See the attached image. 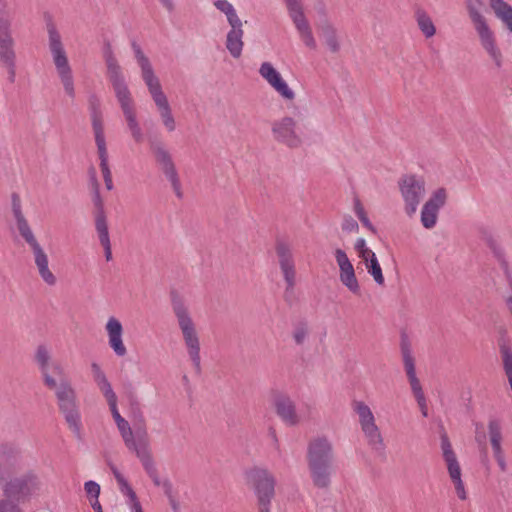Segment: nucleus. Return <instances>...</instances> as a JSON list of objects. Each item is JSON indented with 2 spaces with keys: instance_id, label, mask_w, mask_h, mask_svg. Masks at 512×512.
<instances>
[{
  "instance_id": "c9c22d12",
  "label": "nucleus",
  "mask_w": 512,
  "mask_h": 512,
  "mask_svg": "<svg viewBox=\"0 0 512 512\" xmlns=\"http://www.w3.org/2000/svg\"><path fill=\"white\" fill-rule=\"evenodd\" d=\"M364 263H365L368 273L373 277L374 281L379 285L384 284V276L382 273V268L379 264L377 257L375 256V257L369 259L368 262H364Z\"/></svg>"
},
{
  "instance_id": "7ed1b4c3",
  "label": "nucleus",
  "mask_w": 512,
  "mask_h": 512,
  "mask_svg": "<svg viewBox=\"0 0 512 512\" xmlns=\"http://www.w3.org/2000/svg\"><path fill=\"white\" fill-rule=\"evenodd\" d=\"M131 47L134 53L136 62L141 70V77L148 89V92L153 99L157 111L159 113L162 124L168 132H173L176 129V120L173 116L172 109L168 102L167 96L162 90L159 78L156 76L153 66L149 58L145 55L140 45L133 41Z\"/></svg>"
},
{
  "instance_id": "9d476101",
  "label": "nucleus",
  "mask_w": 512,
  "mask_h": 512,
  "mask_svg": "<svg viewBox=\"0 0 512 512\" xmlns=\"http://www.w3.org/2000/svg\"><path fill=\"white\" fill-rule=\"evenodd\" d=\"M246 478L257 497L259 512H270L271 501L275 495L274 475L265 468L255 467L246 472Z\"/></svg>"
},
{
  "instance_id": "7c9ffc66",
  "label": "nucleus",
  "mask_w": 512,
  "mask_h": 512,
  "mask_svg": "<svg viewBox=\"0 0 512 512\" xmlns=\"http://www.w3.org/2000/svg\"><path fill=\"white\" fill-rule=\"evenodd\" d=\"M91 370L93 373V378L98 388L102 392L105 397L108 405L114 402H117V396L114 392L108 378L106 377L104 371L101 369L100 365L97 363L91 364Z\"/></svg>"
},
{
  "instance_id": "4c0bfd02",
  "label": "nucleus",
  "mask_w": 512,
  "mask_h": 512,
  "mask_svg": "<svg viewBox=\"0 0 512 512\" xmlns=\"http://www.w3.org/2000/svg\"><path fill=\"white\" fill-rule=\"evenodd\" d=\"M488 435H489L490 443L503 441L502 425L499 420L491 419L489 421Z\"/></svg>"
},
{
  "instance_id": "5fc2aeb1",
  "label": "nucleus",
  "mask_w": 512,
  "mask_h": 512,
  "mask_svg": "<svg viewBox=\"0 0 512 512\" xmlns=\"http://www.w3.org/2000/svg\"><path fill=\"white\" fill-rule=\"evenodd\" d=\"M490 444H491L493 456L496 454H501V453L505 452L503 449V446H502V442H493Z\"/></svg>"
},
{
  "instance_id": "c03bdc74",
  "label": "nucleus",
  "mask_w": 512,
  "mask_h": 512,
  "mask_svg": "<svg viewBox=\"0 0 512 512\" xmlns=\"http://www.w3.org/2000/svg\"><path fill=\"white\" fill-rule=\"evenodd\" d=\"M308 336V329L305 325H299L294 329L293 339L296 344L301 345L304 343Z\"/></svg>"
},
{
  "instance_id": "412c9836",
  "label": "nucleus",
  "mask_w": 512,
  "mask_h": 512,
  "mask_svg": "<svg viewBox=\"0 0 512 512\" xmlns=\"http://www.w3.org/2000/svg\"><path fill=\"white\" fill-rule=\"evenodd\" d=\"M276 254L287 289H293L296 281V270L292 248L287 242L278 241Z\"/></svg>"
},
{
  "instance_id": "864d4df0",
  "label": "nucleus",
  "mask_w": 512,
  "mask_h": 512,
  "mask_svg": "<svg viewBox=\"0 0 512 512\" xmlns=\"http://www.w3.org/2000/svg\"><path fill=\"white\" fill-rule=\"evenodd\" d=\"M161 487L163 488L165 495L168 498H171L172 497V484L170 483V481L167 479L163 480Z\"/></svg>"
},
{
  "instance_id": "37998d69",
  "label": "nucleus",
  "mask_w": 512,
  "mask_h": 512,
  "mask_svg": "<svg viewBox=\"0 0 512 512\" xmlns=\"http://www.w3.org/2000/svg\"><path fill=\"white\" fill-rule=\"evenodd\" d=\"M341 228L344 232L356 233L359 230V225L352 216L346 215L343 217Z\"/></svg>"
},
{
  "instance_id": "f257e3e1",
  "label": "nucleus",
  "mask_w": 512,
  "mask_h": 512,
  "mask_svg": "<svg viewBox=\"0 0 512 512\" xmlns=\"http://www.w3.org/2000/svg\"><path fill=\"white\" fill-rule=\"evenodd\" d=\"M35 361L42 373L45 385L54 390L59 410L63 414L69 429L80 439L82 423L75 389L67 379H61L57 384L56 380L50 375L49 368L53 362H51V354L47 346L39 345L37 347Z\"/></svg>"
},
{
  "instance_id": "603ef678",
  "label": "nucleus",
  "mask_w": 512,
  "mask_h": 512,
  "mask_svg": "<svg viewBox=\"0 0 512 512\" xmlns=\"http://www.w3.org/2000/svg\"><path fill=\"white\" fill-rule=\"evenodd\" d=\"M361 221V223L363 224L364 227H366L370 232H372L373 234H376L377 233V229L375 228V226L371 223V221L369 220L368 216L364 217V218H361L359 219Z\"/></svg>"
},
{
  "instance_id": "a878e982",
  "label": "nucleus",
  "mask_w": 512,
  "mask_h": 512,
  "mask_svg": "<svg viewBox=\"0 0 512 512\" xmlns=\"http://www.w3.org/2000/svg\"><path fill=\"white\" fill-rule=\"evenodd\" d=\"M112 473L117 481L120 493L125 498V504L128 506L130 512H143L142 505L127 479L115 467H111Z\"/></svg>"
},
{
  "instance_id": "13d9d810",
  "label": "nucleus",
  "mask_w": 512,
  "mask_h": 512,
  "mask_svg": "<svg viewBox=\"0 0 512 512\" xmlns=\"http://www.w3.org/2000/svg\"><path fill=\"white\" fill-rule=\"evenodd\" d=\"M91 507L93 508V510L95 512H103L102 510V507H101V504L99 502V500H95V501H91Z\"/></svg>"
},
{
  "instance_id": "09e8293b",
  "label": "nucleus",
  "mask_w": 512,
  "mask_h": 512,
  "mask_svg": "<svg viewBox=\"0 0 512 512\" xmlns=\"http://www.w3.org/2000/svg\"><path fill=\"white\" fill-rule=\"evenodd\" d=\"M109 408H110V411H111V414H112V417L116 423V425L118 423H120V421H123L124 418L121 416V414L119 413V410L117 408V402H114V403H111L109 404Z\"/></svg>"
},
{
  "instance_id": "c756f323",
  "label": "nucleus",
  "mask_w": 512,
  "mask_h": 512,
  "mask_svg": "<svg viewBox=\"0 0 512 512\" xmlns=\"http://www.w3.org/2000/svg\"><path fill=\"white\" fill-rule=\"evenodd\" d=\"M32 481V475L10 479L4 487L5 496L17 500L26 497L29 494V484Z\"/></svg>"
},
{
  "instance_id": "bb28decb",
  "label": "nucleus",
  "mask_w": 512,
  "mask_h": 512,
  "mask_svg": "<svg viewBox=\"0 0 512 512\" xmlns=\"http://www.w3.org/2000/svg\"><path fill=\"white\" fill-rule=\"evenodd\" d=\"M20 467L19 455L8 445L0 446V480L10 478Z\"/></svg>"
},
{
  "instance_id": "9b49d317",
  "label": "nucleus",
  "mask_w": 512,
  "mask_h": 512,
  "mask_svg": "<svg viewBox=\"0 0 512 512\" xmlns=\"http://www.w3.org/2000/svg\"><path fill=\"white\" fill-rule=\"evenodd\" d=\"M90 115L97 152L100 160V169L107 190H112L114 186L112 174L108 164V151L106 146L102 113L100 110L99 102L96 99L90 104Z\"/></svg>"
},
{
  "instance_id": "49530a36",
  "label": "nucleus",
  "mask_w": 512,
  "mask_h": 512,
  "mask_svg": "<svg viewBox=\"0 0 512 512\" xmlns=\"http://www.w3.org/2000/svg\"><path fill=\"white\" fill-rule=\"evenodd\" d=\"M493 457L497 463V466H498L500 472L506 473L509 469V466H508L505 452H503L501 454H496Z\"/></svg>"
},
{
  "instance_id": "a18cd8bd",
  "label": "nucleus",
  "mask_w": 512,
  "mask_h": 512,
  "mask_svg": "<svg viewBox=\"0 0 512 512\" xmlns=\"http://www.w3.org/2000/svg\"><path fill=\"white\" fill-rule=\"evenodd\" d=\"M0 512H22L17 504L10 500H0Z\"/></svg>"
},
{
  "instance_id": "2eb2a0df",
  "label": "nucleus",
  "mask_w": 512,
  "mask_h": 512,
  "mask_svg": "<svg viewBox=\"0 0 512 512\" xmlns=\"http://www.w3.org/2000/svg\"><path fill=\"white\" fill-rule=\"evenodd\" d=\"M288 15L291 18L299 38L309 49H316L317 43L314 38L312 28L305 16L302 0H284Z\"/></svg>"
},
{
  "instance_id": "473e14b6",
  "label": "nucleus",
  "mask_w": 512,
  "mask_h": 512,
  "mask_svg": "<svg viewBox=\"0 0 512 512\" xmlns=\"http://www.w3.org/2000/svg\"><path fill=\"white\" fill-rule=\"evenodd\" d=\"M212 3L213 6L226 17L227 23L230 27L243 24L231 2L228 0H213Z\"/></svg>"
},
{
  "instance_id": "bf43d9fd",
  "label": "nucleus",
  "mask_w": 512,
  "mask_h": 512,
  "mask_svg": "<svg viewBox=\"0 0 512 512\" xmlns=\"http://www.w3.org/2000/svg\"><path fill=\"white\" fill-rule=\"evenodd\" d=\"M169 501H170L172 509L175 511L176 510V503H175V500H174L173 496L171 498H169Z\"/></svg>"
},
{
  "instance_id": "c85d7f7f",
  "label": "nucleus",
  "mask_w": 512,
  "mask_h": 512,
  "mask_svg": "<svg viewBox=\"0 0 512 512\" xmlns=\"http://www.w3.org/2000/svg\"><path fill=\"white\" fill-rule=\"evenodd\" d=\"M95 229L101 246L104 249V256L107 262L112 260V246L109 235V228L105 213L100 212L95 216Z\"/></svg>"
},
{
  "instance_id": "0eeeda50",
  "label": "nucleus",
  "mask_w": 512,
  "mask_h": 512,
  "mask_svg": "<svg viewBox=\"0 0 512 512\" xmlns=\"http://www.w3.org/2000/svg\"><path fill=\"white\" fill-rule=\"evenodd\" d=\"M172 307L178 326L181 330L187 353L197 372L201 370L200 339L196 326L184 301L175 296L172 299Z\"/></svg>"
},
{
  "instance_id": "6ab92c4d",
  "label": "nucleus",
  "mask_w": 512,
  "mask_h": 512,
  "mask_svg": "<svg viewBox=\"0 0 512 512\" xmlns=\"http://www.w3.org/2000/svg\"><path fill=\"white\" fill-rule=\"evenodd\" d=\"M400 349L405 372L408 377L411 390L415 396V399H422V397H425V395L422 390L420 381L416 375L415 360L412 353L411 341L406 333L401 334Z\"/></svg>"
},
{
  "instance_id": "72a5a7b5",
  "label": "nucleus",
  "mask_w": 512,
  "mask_h": 512,
  "mask_svg": "<svg viewBox=\"0 0 512 512\" xmlns=\"http://www.w3.org/2000/svg\"><path fill=\"white\" fill-rule=\"evenodd\" d=\"M139 460L141 461L146 473L151 478L155 486L161 487L163 480L159 477L157 469L155 467L154 461L151 457L149 448L144 450L140 449L139 454L137 455Z\"/></svg>"
},
{
  "instance_id": "cd10ccee",
  "label": "nucleus",
  "mask_w": 512,
  "mask_h": 512,
  "mask_svg": "<svg viewBox=\"0 0 512 512\" xmlns=\"http://www.w3.org/2000/svg\"><path fill=\"white\" fill-rule=\"evenodd\" d=\"M244 30L243 24L231 26L226 34L225 46L229 54L238 59L242 55L244 42H243Z\"/></svg>"
},
{
  "instance_id": "f3484780",
  "label": "nucleus",
  "mask_w": 512,
  "mask_h": 512,
  "mask_svg": "<svg viewBox=\"0 0 512 512\" xmlns=\"http://www.w3.org/2000/svg\"><path fill=\"white\" fill-rule=\"evenodd\" d=\"M259 74L283 101L291 103L295 100V91L272 63L263 62L259 67Z\"/></svg>"
},
{
  "instance_id": "1a4fd4ad",
  "label": "nucleus",
  "mask_w": 512,
  "mask_h": 512,
  "mask_svg": "<svg viewBox=\"0 0 512 512\" xmlns=\"http://www.w3.org/2000/svg\"><path fill=\"white\" fill-rule=\"evenodd\" d=\"M352 409L358 417L360 429L368 446L375 452L383 453L385 443L374 413L368 404L361 400L352 402Z\"/></svg>"
},
{
  "instance_id": "5701e85b",
  "label": "nucleus",
  "mask_w": 512,
  "mask_h": 512,
  "mask_svg": "<svg viewBox=\"0 0 512 512\" xmlns=\"http://www.w3.org/2000/svg\"><path fill=\"white\" fill-rule=\"evenodd\" d=\"M446 202V191L439 188L432 193L428 201L421 210V223L426 229H431L436 225L438 213Z\"/></svg>"
},
{
  "instance_id": "ea45409f",
  "label": "nucleus",
  "mask_w": 512,
  "mask_h": 512,
  "mask_svg": "<svg viewBox=\"0 0 512 512\" xmlns=\"http://www.w3.org/2000/svg\"><path fill=\"white\" fill-rule=\"evenodd\" d=\"M84 489H85V492L87 494V497L89 498V501H95V500H99V495H100V485L96 482V481H93V480H89V481H86L84 483Z\"/></svg>"
},
{
  "instance_id": "f03ea898",
  "label": "nucleus",
  "mask_w": 512,
  "mask_h": 512,
  "mask_svg": "<svg viewBox=\"0 0 512 512\" xmlns=\"http://www.w3.org/2000/svg\"><path fill=\"white\" fill-rule=\"evenodd\" d=\"M104 60L107 68V77L113 87L115 97L119 102L128 129L133 139L137 143H140L143 141L144 135L136 117L131 92L122 67L110 46H107L104 50Z\"/></svg>"
},
{
  "instance_id": "6e6d98bb",
  "label": "nucleus",
  "mask_w": 512,
  "mask_h": 512,
  "mask_svg": "<svg viewBox=\"0 0 512 512\" xmlns=\"http://www.w3.org/2000/svg\"><path fill=\"white\" fill-rule=\"evenodd\" d=\"M51 367L56 375H58V376L64 375V369L59 363L53 362Z\"/></svg>"
},
{
  "instance_id": "a19ab883",
  "label": "nucleus",
  "mask_w": 512,
  "mask_h": 512,
  "mask_svg": "<svg viewBox=\"0 0 512 512\" xmlns=\"http://www.w3.org/2000/svg\"><path fill=\"white\" fill-rule=\"evenodd\" d=\"M325 42L332 52L339 50V42L335 30L332 27H328L325 31Z\"/></svg>"
},
{
  "instance_id": "2f4dec72",
  "label": "nucleus",
  "mask_w": 512,
  "mask_h": 512,
  "mask_svg": "<svg viewBox=\"0 0 512 512\" xmlns=\"http://www.w3.org/2000/svg\"><path fill=\"white\" fill-rule=\"evenodd\" d=\"M489 2L496 18L512 33V6L504 0H489Z\"/></svg>"
},
{
  "instance_id": "20e7f679",
  "label": "nucleus",
  "mask_w": 512,
  "mask_h": 512,
  "mask_svg": "<svg viewBox=\"0 0 512 512\" xmlns=\"http://www.w3.org/2000/svg\"><path fill=\"white\" fill-rule=\"evenodd\" d=\"M11 204L17 229L32 251L34 263L40 278L48 286H54L57 283V278L49 268L48 255L36 239L27 219L25 218L18 195H12Z\"/></svg>"
},
{
  "instance_id": "4468645a",
  "label": "nucleus",
  "mask_w": 512,
  "mask_h": 512,
  "mask_svg": "<svg viewBox=\"0 0 512 512\" xmlns=\"http://www.w3.org/2000/svg\"><path fill=\"white\" fill-rule=\"evenodd\" d=\"M441 451L442 457L447 467L449 477L454 485L456 494L459 499L466 500L467 492L462 480V471L457 456L452 448L450 440L446 433L441 435Z\"/></svg>"
},
{
  "instance_id": "4d7b16f0",
  "label": "nucleus",
  "mask_w": 512,
  "mask_h": 512,
  "mask_svg": "<svg viewBox=\"0 0 512 512\" xmlns=\"http://www.w3.org/2000/svg\"><path fill=\"white\" fill-rule=\"evenodd\" d=\"M159 1L169 12L173 11V9H174L173 0H159Z\"/></svg>"
},
{
  "instance_id": "f704fd0d",
  "label": "nucleus",
  "mask_w": 512,
  "mask_h": 512,
  "mask_svg": "<svg viewBox=\"0 0 512 512\" xmlns=\"http://www.w3.org/2000/svg\"><path fill=\"white\" fill-rule=\"evenodd\" d=\"M416 20H417L419 29L421 30V32L424 34V36L426 38H431L435 35V33H436L435 25H434L432 19L430 18V16H428V14L426 12L417 11Z\"/></svg>"
},
{
  "instance_id": "f8f14e48",
  "label": "nucleus",
  "mask_w": 512,
  "mask_h": 512,
  "mask_svg": "<svg viewBox=\"0 0 512 512\" xmlns=\"http://www.w3.org/2000/svg\"><path fill=\"white\" fill-rule=\"evenodd\" d=\"M134 419L137 420L134 431L126 419L120 421L116 426L126 447L138 455L141 448L144 450L149 448V440L146 422L142 413L140 411L137 414L134 413Z\"/></svg>"
},
{
  "instance_id": "b1692460",
  "label": "nucleus",
  "mask_w": 512,
  "mask_h": 512,
  "mask_svg": "<svg viewBox=\"0 0 512 512\" xmlns=\"http://www.w3.org/2000/svg\"><path fill=\"white\" fill-rule=\"evenodd\" d=\"M105 331L108 337V345L118 357L127 354V348L123 341V326L119 319L114 316L108 318L105 324Z\"/></svg>"
},
{
  "instance_id": "79ce46f5",
  "label": "nucleus",
  "mask_w": 512,
  "mask_h": 512,
  "mask_svg": "<svg viewBox=\"0 0 512 512\" xmlns=\"http://www.w3.org/2000/svg\"><path fill=\"white\" fill-rule=\"evenodd\" d=\"M91 179H92L93 186H94L93 200H94L95 206L98 208V211L96 213V216H97L100 212L104 213V210H103V202H102V199H101V196L99 193V184L97 182L94 170L92 171Z\"/></svg>"
},
{
  "instance_id": "de8ad7c7",
  "label": "nucleus",
  "mask_w": 512,
  "mask_h": 512,
  "mask_svg": "<svg viewBox=\"0 0 512 512\" xmlns=\"http://www.w3.org/2000/svg\"><path fill=\"white\" fill-rule=\"evenodd\" d=\"M353 210L358 219H361V218H364L367 216L365 208L363 207V205L359 199L354 200Z\"/></svg>"
},
{
  "instance_id": "aec40b11",
  "label": "nucleus",
  "mask_w": 512,
  "mask_h": 512,
  "mask_svg": "<svg viewBox=\"0 0 512 512\" xmlns=\"http://www.w3.org/2000/svg\"><path fill=\"white\" fill-rule=\"evenodd\" d=\"M156 163L170 182L177 197H182L181 183L170 152L161 144L152 147Z\"/></svg>"
},
{
  "instance_id": "393cba45",
  "label": "nucleus",
  "mask_w": 512,
  "mask_h": 512,
  "mask_svg": "<svg viewBox=\"0 0 512 512\" xmlns=\"http://www.w3.org/2000/svg\"><path fill=\"white\" fill-rule=\"evenodd\" d=\"M276 414L288 426H295L300 422L294 401L287 395L280 394L274 399Z\"/></svg>"
},
{
  "instance_id": "58836bf2",
  "label": "nucleus",
  "mask_w": 512,
  "mask_h": 512,
  "mask_svg": "<svg viewBox=\"0 0 512 512\" xmlns=\"http://www.w3.org/2000/svg\"><path fill=\"white\" fill-rule=\"evenodd\" d=\"M12 15L7 0H0V29L11 28Z\"/></svg>"
},
{
  "instance_id": "4be33fe9",
  "label": "nucleus",
  "mask_w": 512,
  "mask_h": 512,
  "mask_svg": "<svg viewBox=\"0 0 512 512\" xmlns=\"http://www.w3.org/2000/svg\"><path fill=\"white\" fill-rule=\"evenodd\" d=\"M335 259L339 267V279L341 283L353 294L360 293V285L356 278L354 267L346 252L342 249L335 250Z\"/></svg>"
},
{
  "instance_id": "39448f33",
  "label": "nucleus",
  "mask_w": 512,
  "mask_h": 512,
  "mask_svg": "<svg viewBox=\"0 0 512 512\" xmlns=\"http://www.w3.org/2000/svg\"><path fill=\"white\" fill-rule=\"evenodd\" d=\"M333 459L332 443L327 437L313 438L307 447V460L312 481L319 488L330 484L331 464Z\"/></svg>"
},
{
  "instance_id": "8fccbe9b",
  "label": "nucleus",
  "mask_w": 512,
  "mask_h": 512,
  "mask_svg": "<svg viewBox=\"0 0 512 512\" xmlns=\"http://www.w3.org/2000/svg\"><path fill=\"white\" fill-rule=\"evenodd\" d=\"M495 252H496L497 256L499 257V259H500V261H501V263H502V266H503V269H504L505 274H506V276H507V279H508L509 285H510V287H511V289H512V273L509 271L508 266H507V263H506V262L504 261V259L502 258L501 253H500V252H498V251H495Z\"/></svg>"
},
{
  "instance_id": "3c124183",
  "label": "nucleus",
  "mask_w": 512,
  "mask_h": 512,
  "mask_svg": "<svg viewBox=\"0 0 512 512\" xmlns=\"http://www.w3.org/2000/svg\"><path fill=\"white\" fill-rule=\"evenodd\" d=\"M416 401L419 405L422 415L424 417H427L428 416V408H427L426 398L425 397H422V399L418 398V399H416Z\"/></svg>"
},
{
  "instance_id": "e433bc0d",
  "label": "nucleus",
  "mask_w": 512,
  "mask_h": 512,
  "mask_svg": "<svg viewBox=\"0 0 512 512\" xmlns=\"http://www.w3.org/2000/svg\"><path fill=\"white\" fill-rule=\"evenodd\" d=\"M354 249L357 252L358 257L361 258L363 262H368L369 259L376 256V254L367 246L364 238H358L355 241Z\"/></svg>"
},
{
  "instance_id": "dca6fc26",
  "label": "nucleus",
  "mask_w": 512,
  "mask_h": 512,
  "mask_svg": "<svg viewBox=\"0 0 512 512\" xmlns=\"http://www.w3.org/2000/svg\"><path fill=\"white\" fill-rule=\"evenodd\" d=\"M273 138L289 148H298L302 145V138L298 133L297 122L290 116H284L272 123Z\"/></svg>"
},
{
  "instance_id": "a211bd4d",
  "label": "nucleus",
  "mask_w": 512,
  "mask_h": 512,
  "mask_svg": "<svg viewBox=\"0 0 512 512\" xmlns=\"http://www.w3.org/2000/svg\"><path fill=\"white\" fill-rule=\"evenodd\" d=\"M16 63L17 56L12 29H0V64L6 68L10 83H14L16 79Z\"/></svg>"
},
{
  "instance_id": "423d86ee",
  "label": "nucleus",
  "mask_w": 512,
  "mask_h": 512,
  "mask_svg": "<svg viewBox=\"0 0 512 512\" xmlns=\"http://www.w3.org/2000/svg\"><path fill=\"white\" fill-rule=\"evenodd\" d=\"M47 45L55 66L57 75L66 95L70 99L76 96L74 77L62 36L53 23L47 24Z\"/></svg>"
},
{
  "instance_id": "6e6552de",
  "label": "nucleus",
  "mask_w": 512,
  "mask_h": 512,
  "mask_svg": "<svg viewBox=\"0 0 512 512\" xmlns=\"http://www.w3.org/2000/svg\"><path fill=\"white\" fill-rule=\"evenodd\" d=\"M468 14L479 38L481 47L497 68L503 65V54L497 45L496 35L485 16L473 5H468Z\"/></svg>"
},
{
  "instance_id": "ddd939ff",
  "label": "nucleus",
  "mask_w": 512,
  "mask_h": 512,
  "mask_svg": "<svg viewBox=\"0 0 512 512\" xmlns=\"http://www.w3.org/2000/svg\"><path fill=\"white\" fill-rule=\"evenodd\" d=\"M399 190L406 214L413 216L426 194L424 179L417 175H405L399 181Z\"/></svg>"
}]
</instances>
